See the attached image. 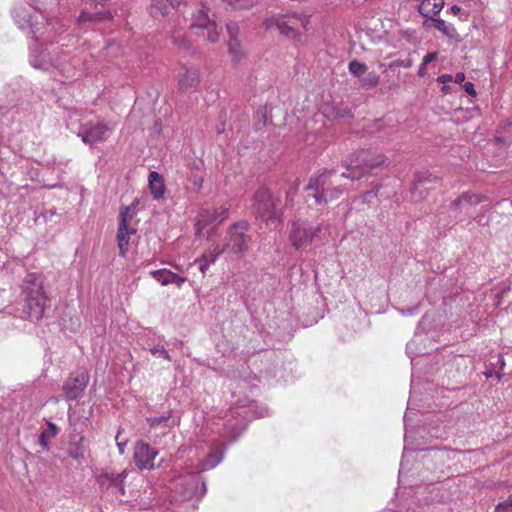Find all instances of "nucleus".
<instances>
[{"mask_svg": "<svg viewBox=\"0 0 512 512\" xmlns=\"http://www.w3.org/2000/svg\"><path fill=\"white\" fill-rule=\"evenodd\" d=\"M385 162L386 157L383 154L361 150L351 157L347 172L338 174L336 170H324L311 177L307 186V190L312 192L309 196H312L319 205L336 200L349 188L341 183L342 178L358 180Z\"/></svg>", "mask_w": 512, "mask_h": 512, "instance_id": "1", "label": "nucleus"}, {"mask_svg": "<svg viewBox=\"0 0 512 512\" xmlns=\"http://www.w3.org/2000/svg\"><path fill=\"white\" fill-rule=\"evenodd\" d=\"M12 15L15 23L21 30L31 33L35 37V43L31 45V65L41 70H49L50 68L62 69L63 63L60 58H53L51 56L52 53H57L58 47L50 45L43 48L36 40L46 33L48 34L47 39L50 38L51 34H54L59 36L57 42H62L61 46H68V43L65 42V37H61L66 25L58 21L47 20L39 10L30 5L14 8Z\"/></svg>", "mask_w": 512, "mask_h": 512, "instance_id": "2", "label": "nucleus"}, {"mask_svg": "<svg viewBox=\"0 0 512 512\" xmlns=\"http://www.w3.org/2000/svg\"><path fill=\"white\" fill-rule=\"evenodd\" d=\"M328 231V224L318 223L313 225L307 219L296 217L290 222L288 238L291 245L296 250H300L326 240Z\"/></svg>", "mask_w": 512, "mask_h": 512, "instance_id": "3", "label": "nucleus"}, {"mask_svg": "<svg viewBox=\"0 0 512 512\" xmlns=\"http://www.w3.org/2000/svg\"><path fill=\"white\" fill-rule=\"evenodd\" d=\"M279 206L280 200L275 198L267 188L261 187L255 192V212L271 229H276L282 222L283 212Z\"/></svg>", "mask_w": 512, "mask_h": 512, "instance_id": "4", "label": "nucleus"}, {"mask_svg": "<svg viewBox=\"0 0 512 512\" xmlns=\"http://www.w3.org/2000/svg\"><path fill=\"white\" fill-rule=\"evenodd\" d=\"M309 19L310 16L304 14H279L267 17L263 22V25L268 31L277 30L280 34L286 37L295 38L298 35V29L300 27L304 29L307 27Z\"/></svg>", "mask_w": 512, "mask_h": 512, "instance_id": "5", "label": "nucleus"}, {"mask_svg": "<svg viewBox=\"0 0 512 512\" xmlns=\"http://www.w3.org/2000/svg\"><path fill=\"white\" fill-rule=\"evenodd\" d=\"M190 28L203 36L210 43H217L220 39L222 29L216 21L208 15L207 8L201 6L192 14Z\"/></svg>", "mask_w": 512, "mask_h": 512, "instance_id": "6", "label": "nucleus"}, {"mask_svg": "<svg viewBox=\"0 0 512 512\" xmlns=\"http://www.w3.org/2000/svg\"><path fill=\"white\" fill-rule=\"evenodd\" d=\"M174 488L181 500H189L193 497L201 498L207 491L206 483L198 473H189L179 477L175 480Z\"/></svg>", "mask_w": 512, "mask_h": 512, "instance_id": "7", "label": "nucleus"}, {"mask_svg": "<svg viewBox=\"0 0 512 512\" xmlns=\"http://www.w3.org/2000/svg\"><path fill=\"white\" fill-rule=\"evenodd\" d=\"M135 203L131 206H126L121 209L119 215V227L117 231V243L119 247V254L125 257L129 249L130 236L136 233V229L129 226L135 211Z\"/></svg>", "mask_w": 512, "mask_h": 512, "instance_id": "8", "label": "nucleus"}, {"mask_svg": "<svg viewBox=\"0 0 512 512\" xmlns=\"http://www.w3.org/2000/svg\"><path fill=\"white\" fill-rule=\"evenodd\" d=\"M248 224L240 222L232 225L227 233L225 243L222 248H226V252L234 254L242 253L248 247V237L245 235Z\"/></svg>", "mask_w": 512, "mask_h": 512, "instance_id": "9", "label": "nucleus"}, {"mask_svg": "<svg viewBox=\"0 0 512 512\" xmlns=\"http://www.w3.org/2000/svg\"><path fill=\"white\" fill-rule=\"evenodd\" d=\"M113 128L102 122L82 124L77 131V135L86 144H94L105 141L109 138Z\"/></svg>", "mask_w": 512, "mask_h": 512, "instance_id": "10", "label": "nucleus"}, {"mask_svg": "<svg viewBox=\"0 0 512 512\" xmlns=\"http://www.w3.org/2000/svg\"><path fill=\"white\" fill-rule=\"evenodd\" d=\"M89 375L87 372L82 371L78 374H72L62 386L66 400L78 399L89 383Z\"/></svg>", "mask_w": 512, "mask_h": 512, "instance_id": "11", "label": "nucleus"}, {"mask_svg": "<svg viewBox=\"0 0 512 512\" xmlns=\"http://www.w3.org/2000/svg\"><path fill=\"white\" fill-rule=\"evenodd\" d=\"M158 450L151 447L148 443L139 441L134 447V462L141 470H151L155 467L154 460L158 455Z\"/></svg>", "mask_w": 512, "mask_h": 512, "instance_id": "12", "label": "nucleus"}, {"mask_svg": "<svg viewBox=\"0 0 512 512\" xmlns=\"http://www.w3.org/2000/svg\"><path fill=\"white\" fill-rule=\"evenodd\" d=\"M25 294L26 298L23 311L31 320L41 319L49 302L44 292Z\"/></svg>", "mask_w": 512, "mask_h": 512, "instance_id": "13", "label": "nucleus"}, {"mask_svg": "<svg viewBox=\"0 0 512 512\" xmlns=\"http://www.w3.org/2000/svg\"><path fill=\"white\" fill-rule=\"evenodd\" d=\"M127 475L128 471L126 469L121 473L106 471L98 476V483L102 488L111 490L116 496L124 495V479L127 477Z\"/></svg>", "mask_w": 512, "mask_h": 512, "instance_id": "14", "label": "nucleus"}, {"mask_svg": "<svg viewBox=\"0 0 512 512\" xmlns=\"http://www.w3.org/2000/svg\"><path fill=\"white\" fill-rule=\"evenodd\" d=\"M200 82V70L197 67H182L179 72L178 90L182 93L196 89Z\"/></svg>", "mask_w": 512, "mask_h": 512, "instance_id": "15", "label": "nucleus"}, {"mask_svg": "<svg viewBox=\"0 0 512 512\" xmlns=\"http://www.w3.org/2000/svg\"><path fill=\"white\" fill-rule=\"evenodd\" d=\"M227 32L229 35L228 51L232 57L233 63L238 64L244 57V53L240 47L238 40L239 25L236 22L230 21L226 24Z\"/></svg>", "mask_w": 512, "mask_h": 512, "instance_id": "16", "label": "nucleus"}, {"mask_svg": "<svg viewBox=\"0 0 512 512\" xmlns=\"http://www.w3.org/2000/svg\"><path fill=\"white\" fill-rule=\"evenodd\" d=\"M184 0H152L148 8L149 14L154 19H161L176 9Z\"/></svg>", "mask_w": 512, "mask_h": 512, "instance_id": "17", "label": "nucleus"}, {"mask_svg": "<svg viewBox=\"0 0 512 512\" xmlns=\"http://www.w3.org/2000/svg\"><path fill=\"white\" fill-rule=\"evenodd\" d=\"M223 458H224L223 447L221 445L213 446L210 449L207 457L198 463V465L196 467L197 473L200 474L202 472H205V471L215 468L218 464H220L222 462Z\"/></svg>", "mask_w": 512, "mask_h": 512, "instance_id": "18", "label": "nucleus"}, {"mask_svg": "<svg viewBox=\"0 0 512 512\" xmlns=\"http://www.w3.org/2000/svg\"><path fill=\"white\" fill-rule=\"evenodd\" d=\"M152 277L162 285L175 284L181 287L186 281L185 277L180 276L168 269H159L151 271Z\"/></svg>", "mask_w": 512, "mask_h": 512, "instance_id": "19", "label": "nucleus"}, {"mask_svg": "<svg viewBox=\"0 0 512 512\" xmlns=\"http://www.w3.org/2000/svg\"><path fill=\"white\" fill-rule=\"evenodd\" d=\"M443 0H421L418 6V12L425 18L431 20L438 15L444 7Z\"/></svg>", "mask_w": 512, "mask_h": 512, "instance_id": "20", "label": "nucleus"}, {"mask_svg": "<svg viewBox=\"0 0 512 512\" xmlns=\"http://www.w3.org/2000/svg\"><path fill=\"white\" fill-rule=\"evenodd\" d=\"M149 190L154 199L159 200L163 198L166 187L163 177L156 171H151L148 176Z\"/></svg>", "mask_w": 512, "mask_h": 512, "instance_id": "21", "label": "nucleus"}, {"mask_svg": "<svg viewBox=\"0 0 512 512\" xmlns=\"http://www.w3.org/2000/svg\"><path fill=\"white\" fill-rule=\"evenodd\" d=\"M487 200H488V198L485 195L476 194V193L468 191V192H464L457 199H455L452 202L451 207H452V209H455V210H461L465 204L475 206V205H477L481 202L487 201Z\"/></svg>", "mask_w": 512, "mask_h": 512, "instance_id": "22", "label": "nucleus"}, {"mask_svg": "<svg viewBox=\"0 0 512 512\" xmlns=\"http://www.w3.org/2000/svg\"><path fill=\"white\" fill-rule=\"evenodd\" d=\"M323 114L328 118H349L352 116L347 106L335 102L323 106Z\"/></svg>", "mask_w": 512, "mask_h": 512, "instance_id": "23", "label": "nucleus"}, {"mask_svg": "<svg viewBox=\"0 0 512 512\" xmlns=\"http://www.w3.org/2000/svg\"><path fill=\"white\" fill-rule=\"evenodd\" d=\"M24 293L43 292V278L38 273H29L23 281Z\"/></svg>", "mask_w": 512, "mask_h": 512, "instance_id": "24", "label": "nucleus"}, {"mask_svg": "<svg viewBox=\"0 0 512 512\" xmlns=\"http://www.w3.org/2000/svg\"><path fill=\"white\" fill-rule=\"evenodd\" d=\"M494 361H490L489 366L486 367V371L484 372L487 379L489 378H497L498 380L502 377V372L505 367V361L502 355H497L493 357Z\"/></svg>", "mask_w": 512, "mask_h": 512, "instance_id": "25", "label": "nucleus"}, {"mask_svg": "<svg viewBox=\"0 0 512 512\" xmlns=\"http://www.w3.org/2000/svg\"><path fill=\"white\" fill-rule=\"evenodd\" d=\"M430 22L433 27L442 32L445 36L453 40H459V34L452 24L446 23L441 18H431Z\"/></svg>", "mask_w": 512, "mask_h": 512, "instance_id": "26", "label": "nucleus"}, {"mask_svg": "<svg viewBox=\"0 0 512 512\" xmlns=\"http://www.w3.org/2000/svg\"><path fill=\"white\" fill-rule=\"evenodd\" d=\"M218 213L217 210L210 209V208H204L201 209L197 216V227H198V233H200L201 230H203L205 227H207L210 224H216V221H213L214 216Z\"/></svg>", "mask_w": 512, "mask_h": 512, "instance_id": "27", "label": "nucleus"}, {"mask_svg": "<svg viewBox=\"0 0 512 512\" xmlns=\"http://www.w3.org/2000/svg\"><path fill=\"white\" fill-rule=\"evenodd\" d=\"M173 45L181 52H188L191 50L189 40L180 31H173L171 34Z\"/></svg>", "mask_w": 512, "mask_h": 512, "instance_id": "28", "label": "nucleus"}, {"mask_svg": "<svg viewBox=\"0 0 512 512\" xmlns=\"http://www.w3.org/2000/svg\"><path fill=\"white\" fill-rule=\"evenodd\" d=\"M224 252H226V248L215 244L212 248L206 250L200 258L212 265Z\"/></svg>", "mask_w": 512, "mask_h": 512, "instance_id": "29", "label": "nucleus"}, {"mask_svg": "<svg viewBox=\"0 0 512 512\" xmlns=\"http://www.w3.org/2000/svg\"><path fill=\"white\" fill-rule=\"evenodd\" d=\"M111 18V14L106 11H100L96 13H89L86 11H82L79 16V22H86V21H103L105 19Z\"/></svg>", "mask_w": 512, "mask_h": 512, "instance_id": "30", "label": "nucleus"}, {"mask_svg": "<svg viewBox=\"0 0 512 512\" xmlns=\"http://www.w3.org/2000/svg\"><path fill=\"white\" fill-rule=\"evenodd\" d=\"M348 68H349V72L356 77H361V76L365 75V73L367 72L366 64L359 62L357 60L350 61Z\"/></svg>", "mask_w": 512, "mask_h": 512, "instance_id": "31", "label": "nucleus"}, {"mask_svg": "<svg viewBox=\"0 0 512 512\" xmlns=\"http://www.w3.org/2000/svg\"><path fill=\"white\" fill-rule=\"evenodd\" d=\"M380 80V76L376 72H369L361 80L360 84L364 88L375 87Z\"/></svg>", "mask_w": 512, "mask_h": 512, "instance_id": "32", "label": "nucleus"}, {"mask_svg": "<svg viewBox=\"0 0 512 512\" xmlns=\"http://www.w3.org/2000/svg\"><path fill=\"white\" fill-rule=\"evenodd\" d=\"M379 188L380 186L376 185L375 187H373L371 190L363 193L361 196H360V199L363 203H372V201L374 199L377 198L378 196V192H379Z\"/></svg>", "mask_w": 512, "mask_h": 512, "instance_id": "33", "label": "nucleus"}, {"mask_svg": "<svg viewBox=\"0 0 512 512\" xmlns=\"http://www.w3.org/2000/svg\"><path fill=\"white\" fill-rule=\"evenodd\" d=\"M495 512H512V494L507 499L498 503Z\"/></svg>", "mask_w": 512, "mask_h": 512, "instance_id": "34", "label": "nucleus"}, {"mask_svg": "<svg viewBox=\"0 0 512 512\" xmlns=\"http://www.w3.org/2000/svg\"><path fill=\"white\" fill-rule=\"evenodd\" d=\"M122 431H123V429L119 428L118 431H117L116 437H115L116 444H117L119 453L121 455L124 454L125 447H126V445L128 443V439L121 436Z\"/></svg>", "mask_w": 512, "mask_h": 512, "instance_id": "35", "label": "nucleus"}, {"mask_svg": "<svg viewBox=\"0 0 512 512\" xmlns=\"http://www.w3.org/2000/svg\"><path fill=\"white\" fill-rule=\"evenodd\" d=\"M151 354L156 357H163L164 359H166L168 361L171 360V357H170L169 353L167 352V350L163 346H160V345L154 346L151 349Z\"/></svg>", "mask_w": 512, "mask_h": 512, "instance_id": "36", "label": "nucleus"}, {"mask_svg": "<svg viewBox=\"0 0 512 512\" xmlns=\"http://www.w3.org/2000/svg\"><path fill=\"white\" fill-rule=\"evenodd\" d=\"M218 213L214 216L213 221H216V225L228 218L229 210L227 208H214Z\"/></svg>", "mask_w": 512, "mask_h": 512, "instance_id": "37", "label": "nucleus"}, {"mask_svg": "<svg viewBox=\"0 0 512 512\" xmlns=\"http://www.w3.org/2000/svg\"><path fill=\"white\" fill-rule=\"evenodd\" d=\"M169 418H170V414L165 415V416H160V417H150V418H148V422L151 427H155V426L161 424L162 422H166Z\"/></svg>", "mask_w": 512, "mask_h": 512, "instance_id": "38", "label": "nucleus"}, {"mask_svg": "<svg viewBox=\"0 0 512 512\" xmlns=\"http://www.w3.org/2000/svg\"><path fill=\"white\" fill-rule=\"evenodd\" d=\"M203 185V178L201 176H193L192 188L195 192H199Z\"/></svg>", "mask_w": 512, "mask_h": 512, "instance_id": "39", "label": "nucleus"}, {"mask_svg": "<svg viewBox=\"0 0 512 512\" xmlns=\"http://www.w3.org/2000/svg\"><path fill=\"white\" fill-rule=\"evenodd\" d=\"M58 432V428L53 423H48L47 429L42 433H46L47 437H54Z\"/></svg>", "mask_w": 512, "mask_h": 512, "instance_id": "40", "label": "nucleus"}, {"mask_svg": "<svg viewBox=\"0 0 512 512\" xmlns=\"http://www.w3.org/2000/svg\"><path fill=\"white\" fill-rule=\"evenodd\" d=\"M195 263L199 264V270L202 272L203 275H205V273L207 272V270L211 266L210 263L204 261L202 258L196 259Z\"/></svg>", "mask_w": 512, "mask_h": 512, "instance_id": "41", "label": "nucleus"}, {"mask_svg": "<svg viewBox=\"0 0 512 512\" xmlns=\"http://www.w3.org/2000/svg\"><path fill=\"white\" fill-rule=\"evenodd\" d=\"M437 52H432V53H428L426 54L424 57H423V60H422V66H426L427 64H429L430 62L434 61L437 59Z\"/></svg>", "mask_w": 512, "mask_h": 512, "instance_id": "42", "label": "nucleus"}, {"mask_svg": "<svg viewBox=\"0 0 512 512\" xmlns=\"http://www.w3.org/2000/svg\"><path fill=\"white\" fill-rule=\"evenodd\" d=\"M463 89L465 90V92L471 96H475L476 95V90L474 88V84L472 82H465L463 84Z\"/></svg>", "mask_w": 512, "mask_h": 512, "instance_id": "43", "label": "nucleus"}, {"mask_svg": "<svg viewBox=\"0 0 512 512\" xmlns=\"http://www.w3.org/2000/svg\"><path fill=\"white\" fill-rule=\"evenodd\" d=\"M414 344H415V341L413 340V341L409 342L406 346V352L409 355V357H411V358L417 354V352L414 349Z\"/></svg>", "mask_w": 512, "mask_h": 512, "instance_id": "44", "label": "nucleus"}, {"mask_svg": "<svg viewBox=\"0 0 512 512\" xmlns=\"http://www.w3.org/2000/svg\"><path fill=\"white\" fill-rule=\"evenodd\" d=\"M47 436H46V433H41V435L39 436V443L41 446L43 447H48V442L46 440Z\"/></svg>", "mask_w": 512, "mask_h": 512, "instance_id": "45", "label": "nucleus"}, {"mask_svg": "<svg viewBox=\"0 0 512 512\" xmlns=\"http://www.w3.org/2000/svg\"><path fill=\"white\" fill-rule=\"evenodd\" d=\"M465 80V74L462 72H458L455 75L454 81L455 83H462Z\"/></svg>", "mask_w": 512, "mask_h": 512, "instance_id": "46", "label": "nucleus"}, {"mask_svg": "<svg viewBox=\"0 0 512 512\" xmlns=\"http://www.w3.org/2000/svg\"><path fill=\"white\" fill-rule=\"evenodd\" d=\"M449 11L451 14L453 15H457L460 11H461V7L458 6V5H452L450 8H449Z\"/></svg>", "mask_w": 512, "mask_h": 512, "instance_id": "47", "label": "nucleus"}, {"mask_svg": "<svg viewBox=\"0 0 512 512\" xmlns=\"http://www.w3.org/2000/svg\"><path fill=\"white\" fill-rule=\"evenodd\" d=\"M448 79H451V76L450 75H447V74H444V75H440L438 78H437V81L440 82V83H444L446 80Z\"/></svg>", "mask_w": 512, "mask_h": 512, "instance_id": "48", "label": "nucleus"}, {"mask_svg": "<svg viewBox=\"0 0 512 512\" xmlns=\"http://www.w3.org/2000/svg\"><path fill=\"white\" fill-rule=\"evenodd\" d=\"M418 75L419 76H425L426 75V66H422V64L420 65V67L418 69Z\"/></svg>", "mask_w": 512, "mask_h": 512, "instance_id": "49", "label": "nucleus"}, {"mask_svg": "<svg viewBox=\"0 0 512 512\" xmlns=\"http://www.w3.org/2000/svg\"><path fill=\"white\" fill-rule=\"evenodd\" d=\"M265 416V413L264 411H260L259 413H257L256 417H264Z\"/></svg>", "mask_w": 512, "mask_h": 512, "instance_id": "50", "label": "nucleus"}, {"mask_svg": "<svg viewBox=\"0 0 512 512\" xmlns=\"http://www.w3.org/2000/svg\"><path fill=\"white\" fill-rule=\"evenodd\" d=\"M67 37L69 38V41L76 42V40L74 39V37H70L69 35H67Z\"/></svg>", "mask_w": 512, "mask_h": 512, "instance_id": "51", "label": "nucleus"}, {"mask_svg": "<svg viewBox=\"0 0 512 512\" xmlns=\"http://www.w3.org/2000/svg\"><path fill=\"white\" fill-rule=\"evenodd\" d=\"M404 66H405V67H409V66H410V63L405 62V65H404Z\"/></svg>", "mask_w": 512, "mask_h": 512, "instance_id": "52", "label": "nucleus"}, {"mask_svg": "<svg viewBox=\"0 0 512 512\" xmlns=\"http://www.w3.org/2000/svg\"><path fill=\"white\" fill-rule=\"evenodd\" d=\"M404 66H405V67H409V66H410V63L405 62V65H404Z\"/></svg>", "mask_w": 512, "mask_h": 512, "instance_id": "53", "label": "nucleus"}, {"mask_svg": "<svg viewBox=\"0 0 512 512\" xmlns=\"http://www.w3.org/2000/svg\"><path fill=\"white\" fill-rule=\"evenodd\" d=\"M423 25H424V26H428V21H425V22L423 23Z\"/></svg>", "mask_w": 512, "mask_h": 512, "instance_id": "54", "label": "nucleus"}, {"mask_svg": "<svg viewBox=\"0 0 512 512\" xmlns=\"http://www.w3.org/2000/svg\"><path fill=\"white\" fill-rule=\"evenodd\" d=\"M511 205H512V199H511Z\"/></svg>", "mask_w": 512, "mask_h": 512, "instance_id": "55", "label": "nucleus"}]
</instances>
